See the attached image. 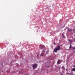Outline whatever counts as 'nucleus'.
<instances>
[{
  "label": "nucleus",
  "mask_w": 75,
  "mask_h": 75,
  "mask_svg": "<svg viewBox=\"0 0 75 75\" xmlns=\"http://www.w3.org/2000/svg\"><path fill=\"white\" fill-rule=\"evenodd\" d=\"M59 49H61V47H60V46L59 45L57 47H55L53 50V52L57 53L58 50H59Z\"/></svg>",
  "instance_id": "f257e3e1"
},
{
  "label": "nucleus",
  "mask_w": 75,
  "mask_h": 75,
  "mask_svg": "<svg viewBox=\"0 0 75 75\" xmlns=\"http://www.w3.org/2000/svg\"><path fill=\"white\" fill-rule=\"evenodd\" d=\"M38 66V64H35L33 65V69H35V68H37V67Z\"/></svg>",
  "instance_id": "f03ea898"
},
{
  "label": "nucleus",
  "mask_w": 75,
  "mask_h": 75,
  "mask_svg": "<svg viewBox=\"0 0 75 75\" xmlns=\"http://www.w3.org/2000/svg\"><path fill=\"white\" fill-rule=\"evenodd\" d=\"M44 48V46L43 45H40V48L42 50Z\"/></svg>",
  "instance_id": "7ed1b4c3"
},
{
  "label": "nucleus",
  "mask_w": 75,
  "mask_h": 75,
  "mask_svg": "<svg viewBox=\"0 0 75 75\" xmlns=\"http://www.w3.org/2000/svg\"><path fill=\"white\" fill-rule=\"evenodd\" d=\"M57 64H61V61H60V60H59L57 62Z\"/></svg>",
  "instance_id": "20e7f679"
},
{
  "label": "nucleus",
  "mask_w": 75,
  "mask_h": 75,
  "mask_svg": "<svg viewBox=\"0 0 75 75\" xmlns=\"http://www.w3.org/2000/svg\"><path fill=\"white\" fill-rule=\"evenodd\" d=\"M68 31H72V29H69V28H68Z\"/></svg>",
  "instance_id": "39448f33"
},
{
  "label": "nucleus",
  "mask_w": 75,
  "mask_h": 75,
  "mask_svg": "<svg viewBox=\"0 0 75 75\" xmlns=\"http://www.w3.org/2000/svg\"><path fill=\"white\" fill-rule=\"evenodd\" d=\"M62 69H63V70H65V68L64 67V66H63L61 67Z\"/></svg>",
  "instance_id": "423d86ee"
},
{
  "label": "nucleus",
  "mask_w": 75,
  "mask_h": 75,
  "mask_svg": "<svg viewBox=\"0 0 75 75\" xmlns=\"http://www.w3.org/2000/svg\"><path fill=\"white\" fill-rule=\"evenodd\" d=\"M69 42L70 44H71V43H72V40H69Z\"/></svg>",
  "instance_id": "0eeeda50"
},
{
  "label": "nucleus",
  "mask_w": 75,
  "mask_h": 75,
  "mask_svg": "<svg viewBox=\"0 0 75 75\" xmlns=\"http://www.w3.org/2000/svg\"><path fill=\"white\" fill-rule=\"evenodd\" d=\"M72 48V46H71V44H70L69 49H71Z\"/></svg>",
  "instance_id": "6e6552de"
},
{
  "label": "nucleus",
  "mask_w": 75,
  "mask_h": 75,
  "mask_svg": "<svg viewBox=\"0 0 75 75\" xmlns=\"http://www.w3.org/2000/svg\"><path fill=\"white\" fill-rule=\"evenodd\" d=\"M62 36L63 38H65V37L64 36V35H63Z\"/></svg>",
  "instance_id": "1a4fd4ad"
},
{
  "label": "nucleus",
  "mask_w": 75,
  "mask_h": 75,
  "mask_svg": "<svg viewBox=\"0 0 75 75\" xmlns=\"http://www.w3.org/2000/svg\"><path fill=\"white\" fill-rule=\"evenodd\" d=\"M72 71H75V68L73 69H72Z\"/></svg>",
  "instance_id": "9d476101"
},
{
  "label": "nucleus",
  "mask_w": 75,
  "mask_h": 75,
  "mask_svg": "<svg viewBox=\"0 0 75 75\" xmlns=\"http://www.w3.org/2000/svg\"><path fill=\"white\" fill-rule=\"evenodd\" d=\"M58 68L59 70H60V68H61V66H59L58 67Z\"/></svg>",
  "instance_id": "9b49d317"
},
{
  "label": "nucleus",
  "mask_w": 75,
  "mask_h": 75,
  "mask_svg": "<svg viewBox=\"0 0 75 75\" xmlns=\"http://www.w3.org/2000/svg\"><path fill=\"white\" fill-rule=\"evenodd\" d=\"M49 52L48 51H47L46 52V54H48Z\"/></svg>",
  "instance_id": "f8f14e48"
},
{
  "label": "nucleus",
  "mask_w": 75,
  "mask_h": 75,
  "mask_svg": "<svg viewBox=\"0 0 75 75\" xmlns=\"http://www.w3.org/2000/svg\"><path fill=\"white\" fill-rule=\"evenodd\" d=\"M40 55H41L42 56H44V54H43V53H41Z\"/></svg>",
  "instance_id": "ddd939ff"
},
{
  "label": "nucleus",
  "mask_w": 75,
  "mask_h": 75,
  "mask_svg": "<svg viewBox=\"0 0 75 75\" xmlns=\"http://www.w3.org/2000/svg\"><path fill=\"white\" fill-rule=\"evenodd\" d=\"M56 44V43H55V42H54V45H55V44Z\"/></svg>",
  "instance_id": "4468645a"
},
{
  "label": "nucleus",
  "mask_w": 75,
  "mask_h": 75,
  "mask_svg": "<svg viewBox=\"0 0 75 75\" xmlns=\"http://www.w3.org/2000/svg\"><path fill=\"white\" fill-rule=\"evenodd\" d=\"M73 49H75V47H73Z\"/></svg>",
  "instance_id": "2eb2a0df"
},
{
  "label": "nucleus",
  "mask_w": 75,
  "mask_h": 75,
  "mask_svg": "<svg viewBox=\"0 0 75 75\" xmlns=\"http://www.w3.org/2000/svg\"><path fill=\"white\" fill-rule=\"evenodd\" d=\"M73 67H74V68H75V65Z\"/></svg>",
  "instance_id": "dca6fc26"
},
{
  "label": "nucleus",
  "mask_w": 75,
  "mask_h": 75,
  "mask_svg": "<svg viewBox=\"0 0 75 75\" xmlns=\"http://www.w3.org/2000/svg\"><path fill=\"white\" fill-rule=\"evenodd\" d=\"M61 75H63V74H61Z\"/></svg>",
  "instance_id": "f3484780"
},
{
  "label": "nucleus",
  "mask_w": 75,
  "mask_h": 75,
  "mask_svg": "<svg viewBox=\"0 0 75 75\" xmlns=\"http://www.w3.org/2000/svg\"><path fill=\"white\" fill-rule=\"evenodd\" d=\"M66 71H68V69H66Z\"/></svg>",
  "instance_id": "a211bd4d"
}]
</instances>
